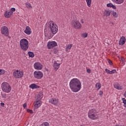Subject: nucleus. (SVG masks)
I'll return each mask as SVG.
<instances>
[{
    "label": "nucleus",
    "instance_id": "nucleus-1",
    "mask_svg": "<svg viewBox=\"0 0 126 126\" xmlns=\"http://www.w3.org/2000/svg\"><path fill=\"white\" fill-rule=\"evenodd\" d=\"M81 82L77 78L72 79L69 82V87L72 92L77 93L81 90Z\"/></svg>",
    "mask_w": 126,
    "mask_h": 126
},
{
    "label": "nucleus",
    "instance_id": "nucleus-2",
    "mask_svg": "<svg viewBox=\"0 0 126 126\" xmlns=\"http://www.w3.org/2000/svg\"><path fill=\"white\" fill-rule=\"evenodd\" d=\"M20 47L23 51H27L29 48V41L26 38H23L20 41Z\"/></svg>",
    "mask_w": 126,
    "mask_h": 126
},
{
    "label": "nucleus",
    "instance_id": "nucleus-3",
    "mask_svg": "<svg viewBox=\"0 0 126 126\" xmlns=\"http://www.w3.org/2000/svg\"><path fill=\"white\" fill-rule=\"evenodd\" d=\"M1 90L4 93H10L11 92V86L9 83L4 82L1 84Z\"/></svg>",
    "mask_w": 126,
    "mask_h": 126
},
{
    "label": "nucleus",
    "instance_id": "nucleus-4",
    "mask_svg": "<svg viewBox=\"0 0 126 126\" xmlns=\"http://www.w3.org/2000/svg\"><path fill=\"white\" fill-rule=\"evenodd\" d=\"M48 25H49L50 31H51L53 34L52 35V36H54V35L58 33V30L59 29V27H58V25H57V24L53 21L49 22L48 23Z\"/></svg>",
    "mask_w": 126,
    "mask_h": 126
},
{
    "label": "nucleus",
    "instance_id": "nucleus-5",
    "mask_svg": "<svg viewBox=\"0 0 126 126\" xmlns=\"http://www.w3.org/2000/svg\"><path fill=\"white\" fill-rule=\"evenodd\" d=\"M96 110L94 109L90 110L88 112V117L89 119L93 120V121L98 120L99 119V115L96 114Z\"/></svg>",
    "mask_w": 126,
    "mask_h": 126
},
{
    "label": "nucleus",
    "instance_id": "nucleus-6",
    "mask_svg": "<svg viewBox=\"0 0 126 126\" xmlns=\"http://www.w3.org/2000/svg\"><path fill=\"white\" fill-rule=\"evenodd\" d=\"M71 24V26L73 27V28H74V29H81L82 27V25H81V24L80 22H79V21L77 20L72 21Z\"/></svg>",
    "mask_w": 126,
    "mask_h": 126
},
{
    "label": "nucleus",
    "instance_id": "nucleus-7",
    "mask_svg": "<svg viewBox=\"0 0 126 126\" xmlns=\"http://www.w3.org/2000/svg\"><path fill=\"white\" fill-rule=\"evenodd\" d=\"M33 76L35 79H42L44 74L41 71L36 70L33 72Z\"/></svg>",
    "mask_w": 126,
    "mask_h": 126
},
{
    "label": "nucleus",
    "instance_id": "nucleus-8",
    "mask_svg": "<svg viewBox=\"0 0 126 126\" xmlns=\"http://www.w3.org/2000/svg\"><path fill=\"white\" fill-rule=\"evenodd\" d=\"M24 74L23 71L20 70H16L13 72V76L15 78H21L23 77Z\"/></svg>",
    "mask_w": 126,
    "mask_h": 126
},
{
    "label": "nucleus",
    "instance_id": "nucleus-9",
    "mask_svg": "<svg viewBox=\"0 0 126 126\" xmlns=\"http://www.w3.org/2000/svg\"><path fill=\"white\" fill-rule=\"evenodd\" d=\"M8 28L6 26H3L1 28V34L7 37L9 35Z\"/></svg>",
    "mask_w": 126,
    "mask_h": 126
},
{
    "label": "nucleus",
    "instance_id": "nucleus-10",
    "mask_svg": "<svg viewBox=\"0 0 126 126\" xmlns=\"http://www.w3.org/2000/svg\"><path fill=\"white\" fill-rule=\"evenodd\" d=\"M49 103L52 104V105H54L55 106H57V105L59 104L60 102V99L58 98L53 97L49 100Z\"/></svg>",
    "mask_w": 126,
    "mask_h": 126
},
{
    "label": "nucleus",
    "instance_id": "nucleus-11",
    "mask_svg": "<svg viewBox=\"0 0 126 126\" xmlns=\"http://www.w3.org/2000/svg\"><path fill=\"white\" fill-rule=\"evenodd\" d=\"M33 67L34 69H36V70H41L43 68V65L39 62H36L34 63Z\"/></svg>",
    "mask_w": 126,
    "mask_h": 126
},
{
    "label": "nucleus",
    "instance_id": "nucleus-12",
    "mask_svg": "<svg viewBox=\"0 0 126 126\" xmlns=\"http://www.w3.org/2000/svg\"><path fill=\"white\" fill-rule=\"evenodd\" d=\"M58 44L56 41H49L47 42V47L48 49H53L54 47H57Z\"/></svg>",
    "mask_w": 126,
    "mask_h": 126
},
{
    "label": "nucleus",
    "instance_id": "nucleus-13",
    "mask_svg": "<svg viewBox=\"0 0 126 126\" xmlns=\"http://www.w3.org/2000/svg\"><path fill=\"white\" fill-rule=\"evenodd\" d=\"M42 105V101L36 100L35 102H34V106L35 109H38L39 107H41Z\"/></svg>",
    "mask_w": 126,
    "mask_h": 126
},
{
    "label": "nucleus",
    "instance_id": "nucleus-14",
    "mask_svg": "<svg viewBox=\"0 0 126 126\" xmlns=\"http://www.w3.org/2000/svg\"><path fill=\"white\" fill-rule=\"evenodd\" d=\"M61 65V63H58V61H55L53 63V66L55 71H57Z\"/></svg>",
    "mask_w": 126,
    "mask_h": 126
},
{
    "label": "nucleus",
    "instance_id": "nucleus-15",
    "mask_svg": "<svg viewBox=\"0 0 126 126\" xmlns=\"http://www.w3.org/2000/svg\"><path fill=\"white\" fill-rule=\"evenodd\" d=\"M24 32L25 34H27V35H30L32 31H31V28H30L29 26H27Z\"/></svg>",
    "mask_w": 126,
    "mask_h": 126
},
{
    "label": "nucleus",
    "instance_id": "nucleus-16",
    "mask_svg": "<svg viewBox=\"0 0 126 126\" xmlns=\"http://www.w3.org/2000/svg\"><path fill=\"white\" fill-rule=\"evenodd\" d=\"M114 88H116V89H117V90H123V86H122L119 83L114 84Z\"/></svg>",
    "mask_w": 126,
    "mask_h": 126
},
{
    "label": "nucleus",
    "instance_id": "nucleus-17",
    "mask_svg": "<svg viewBox=\"0 0 126 126\" xmlns=\"http://www.w3.org/2000/svg\"><path fill=\"white\" fill-rule=\"evenodd\" d=\"M126 37H125V36H122L120 38V39L119 41V45L122 46V45H125V43H126Z\"/></svg>",
    "mask_w": 126,
    "mask_h": 126
},
{
    "label": "nucleus",
    "instance_id": "nucleus-18",
    "mask_svg": "<svg viewBox=\"0 0 126 126\" xmlns=\"http://www.w3.org/2000/svg\"><path fill=\"white\" fill-rule=\"evenodd\" d=\"M12 15V12L11 11H6L4 13V17L6 18H9Z\"/></svg>",
    "mask_w": 126,
    "mask_h": 126
},
{
    "label": "nucleus",
    "instance_id": "nucleus-19",
    "mask_svg": "<svg viewBox=\"0 0 126 126\" xmlns=\"http://www.w3.org/2000/svg\"><path fill=\"white\" fill-rule=\"evenodd\" d=\"M115 4H123L125 2V0H111Z\"/></svg>",
    "mask_w": 126,
    "mask_h": 126
},
{
    "label": "nucleus",
    "instance_id": "nucleus-20",
    "mask_svg": "<svg viewBox=\"0 0 126 126\" xmlns=\"http://www.w3.org/2000/svg\"><path fill=\"white\" fill-rule=\"evenodd\" d=\"M111 10H105L103 12V16H105L106 17H108L111 15Z\"/></svg>",
    "mask_w": 126,
    "mask_h": 126
},
{
    "label": "nucleus",
    "instance_id": "nucleus-21",
    "mask_svg": "<svg viewBox=\"0 0 126 126\" xmlns=\"http://www.w3.org/2000/svg\"><path fill=\"white\" fill-rule=\"evenodd\" d=\"M42 98H43V93H39L36 96V100L41 101V100H42Z\"/></svg>",
    "mask_w": 126,
    "mask_h": 126
},
{
    "label": "nucleus",
    "instance_id": "nucleus-22",
    "mask_svg": "<svg viewBox=\"0 0 126 126\" xmlns=\"http://www.w3.org/2000/svg\"><path fill=\"white\" fill-rule=\"evenodd\" d=\"M30 88H31L32 89H37V88H40V86L35 84H32L30 85Z\"/></svg>",
    "mask_w": 126,
    "mask_h": 126
},
{
    "label": "nucleus",
    "instance_id": "nucleus-23",
    "mask_svg": "<svg viewBox=\"0 0 126 126\" xmlns=\"http://www.w3.org/2000/svg\"><path fill=\"white\" fill-rule=\"evenodd\" d=\"M72 47V44H68L67 47H66L65 51L67 53H69L70 49Z\"/></svg>",
    "mask_w": 126,
    "mask_h": 126
},
{
    "label": "nucleus",
    "instance_id": "nucleus-24",
    "mask_svg": "<svg viewBox=\"0 0 126 126\" xmlns=\"http://www.w3.org/2000/svg\"><path fill=\"white\" fill-rule=\"evenodd\" d=\"M106 5L107 7H112L113 9H117L116 5L113 4L112 3H108Z\"/></svg>",
    "mask_w": 126,
    "mask_h": 126
},
{
    "label": "nucleus",
    "instance_id": "nucleus-25",
    "mask_svg": "<svg viewBox=\"0 0 126 126\" xmlns=\"http://www.w3.org/2000/svg\"><path fill=\"white\" fill-rule=\"evenodd\" d=\"M112 15L115 18H118V17H119V14L115 11H112Z\"/></svg>",
    "mask_w": 126,
    "mask_h": 126
},
{
    "label": "nucleus",
    "instance_id": "nucleus-26",
    "mask_svg": "<svg viewBox=\"0 0 126 126\" xmlns=\"http://www.w3.org/2000/svg\"><path fill=\"white\" fill-rule=\"evenodd\" d=\"M102 87V85L100 83H96L95 84V88L97 90H99Z\"/></svg>",
    "mask_w": 126,
    "mask_h": 126
},
{
    "label": "nucleus",
    "instance_id": "nucleus-27",
    "mask_svg": "<svg viewBox=\"0 0 126 126\" xmlns=\"http://www.w3.org/2000/svg\"><path fill=\"white\" fill-rule=\"evenodd\" d=\"M87 5L89 7H91V4L92 3V0H86Z\"/></svg>",
    "mask_w": 126,
    "mask_h": 126
},
{
    "label": "nucleus",
    "instance_id": "nucleus-28",
    "mask_svg": "<svg viewBox=\"0 0 126 126\" xmlns=\"http://www.w3.org/2000/svg\"><path fill=\"white\" fill-rule=\"evenodd\" d=\"M25 5H26V7L28 9L32 8V5L29 2H26Z\"/></svg>",
    "mask_w": 126,
    "mask_h": 126
},
{
    "label": "nucleus",
    "instance_id": "nucleus-29",
    "mask_svg": "<svg viewBox=\"0 0 126 126\" xmlns=\"http://www.w3.org/2000/svg\"><path fill=\"white\" fill-rule=\"evenodd\" d=\"M28 54L29 56L30 57V58H34V57L35 56L34 55V53L32 52H31V51L29 52Z\"/></svg>",
    "mask_w": 126,
    "mask_h": 126
},
{
    "label": "nucleus",
    "instance_id": "nucleus-30",
    "mask_svg": "<svg viewBox=\"0 0 126 126\" xmlns=\"http://www.w3.org/2000/svg\"><path fill=\"white\" fill-rule=\"evenodd\" d=\"M122 101H123L124 107L126 108V99L125 98H122Z\"/></svg>",
    "mask_w": 126,
    "mask_h": 126
},
{
    "label": "nucleus",
    "instance_id": "nucleus-31",
    "mask_svg": "<svg viewBox=\"0 0 126 126\" xmlns=\"http://www.w3.org/2000/svg\"><path fill=\"white\" fill-rule=\"evenodd\" d=\"M4 73H5V70L0 69V75H2V74H4Z\"/></svg>",
    "mask_w": 126,
    "mask_h": 126
},
{
    "label": "nucleus",
    "instance_id": "nucleus-32",
    "mask_svg": "<svg viewBox=\"0 0 126 126\" xmlns=\"http://www.w3.org/2000/svg\"><path fill=\"white\" fill-rule=\"evenodd\" d=\"M42 126H49V123L44 122L43 123H42Z\"/></svg>",
    "mask_w": 126,
    "mask_h": 126
},
{
    "label": "nucleus",
    "instance_id": "nucleus-33",
    "mask_svg": "<svg viewBox=\"0 0 126 126\" xmlns=\"http://www.w3.org/2000/svg\"><path fill=\"white\" fill-rule=\"evenodd\" d=\"M27 111L28 113H30V114H33V110L31 109H27Z\"/></svg>",
    "mask_w": 126,
    "mask_h": 126
},
{
    "label": "nucleus",
    "instance_id": "nucleus-34",
    "mask_svg": "<svg viewBox=\"0 0 126 126\" xmlns=\"http://www.w3.org/2000/svg\"><path fill=\"white\" fill-rule=\"evenodd\" d=\"M116 69H113L111 71H110V74H113V73H116Z\"/></svg>",
    "mask_w": 126,
    "mask_h": 126
},
{
    "label": "nucleus",
    "instance_id": "nucleus-35",
    "mask_svg": "<svg viewBox=\"0 0 126 126\" xmlns=\"http://www.w3.org/2000/svg\"><path fill=\"white\" fill-rule=\"evenodd\" d=\"M82 36L83 37H84V38H86L88 36V34H87V33H84L82 34Z\"/></svg>",
    "mask_w": 126,
    "mask_h": 126
},
{
    "label": "nucleus",
    "instance_id": "nucleus-36",
    "mask_svg": "<svg viewBox=\"0 0 126 126\" xmlns=\"http://www.w3.org/2000/svg\"><path fill=\"white\" fill-rule=\"evenodd\" d=\"M1 96H2V98H3L4 99L6 98V94H2Z\"/></svg>",
    "mask_w": 126,
    "mask_h": 126
},
{
    "label": "nucleus",
    "instance_id": "nucleus-37",
    "mask_svg": "<svg viewBox=\"0 0 126 126\" xmlns=\"http://www.w3.org/2000/svg\"><path fill=\"white\" fill-rule=\"evenodd\" d=\"M105 71L107 72V73H108L109 74H110L111 73V71L108 69H105Z\"/></svg>",
    "mask_w": 126,
    "mask_h": 126
},
{
    "label": "nucleus",
    "instance_id": "nucleus-38",
    "mask_svg": "<svg viewBox=\"0 0 126 126\" xmlns=\"http://www.w3.org/2000/svg\"><path fill=\"white\" fill-rule=\"evenodd\" d=\"M10 11H11V12L13 13V12L15 11V8H11V10Z\"/></svg>",
    "mask_w": 126,
    "mask_h": 126
},
{
    "label": "nucleus",
    "instance_id": "nucleus-39",
    "mask_svg": "<svg viewBox=\"0 0 126 126\" xmlns=\"http://www.w3.org/2000/svg\"><path fill=\"white\" fill-rule=\"evenodd\" d=\"M26 107H27V103H25L23 104V108H24V109H26Z\"/></svg>",
    "mask_w": 126,
    "mask_h": 126
},
{
    "label": "nucleus",
    "instance_id": "nucleus-40",
    "mask_svg": "<svg viewBox=\"0 0 126 126\" xmlns=\"http://www.w3.org/2000/svg\"><path fill=\"white\" fill-rule=\"evenodd\" d=\"M99 95L100 96H102V95H103V91H99Z\"/></svg>",
    "mask_w": 126,
    "mask_h": 126
},
{
    "label": "nucleus",
    "instance_id": "nucleus-41",
    "mask_svg": "<svg viewBox=\"0 0 126 126\" xmlns=\"http://www.w3.org/2000/svg\"><path fill=\"white\" fill-rule=\"evenodd\" d=\"M108 63H109L110 65H112V64H113V62H112V61H111L110 60H108Z\"/></svg>",
    "mask_w": 126,
    "mask_h": 126
},
{
    "label": "nucleus",
    "instance_id": "nucleus-42",
    "mask_svg": "<svg viewBox=\"0 0 126 126\" xmlns=\"http://www.w3.org/2000/svg\"><path fill=\"white\" fill-rule=\"evenodd\" d=\"M87 71L88 73H90L91 72V70H90V69H88L87 70Z\"/></svg>",
    "mask_w": 126,
    "mask_h": 126
},
{
    "label": "nucleus",
    "instance_id": "nucleus-43",
    "mask_svg": "<svg viewBox=\"0 0 126 126\" xmlns=\"http://www.w3.org/2000/svg\"><path fill=\"white\" fill-rule=\"evenodd\" d=\"M0 106H1V107H4V103H1Z\"/></svg>",
    "mask_w": 126,
    "mask_h": 126
},
{
    "label": "nucleus",
    "instance_id": "nucleus-44",
    "mask_svg": "<svg viewBox=\"0 0 126 126\" xmlns=\"http://www.w3.org/2000/svg\"><path fill=\"white\" fill-rule=\"evenodd\" d=\"M81 23H82V24H83V23H84V20L83 19H81Z\"/></svg>",
    "mask_w": 126,
    "mask_h": 126
},
{
    "label": "nucleus",
    "instance_id": "nucleus-45",
    "mask_svg": "<svg viewBox=\"0 0 126 126\" xmlns=\"http://www.w3.org/2000/svg\"><path fill=\"white\" fill-rule=\"evenodd\" d=\"M114 126H124V125H120L117 124V125H115Z\"/></svg>",
    "mask_w": 126,
    "mask_h": 126
},
{
    "label": "nucleus",
    "instance_id": "nucleus-46",
    "mask_svg": "<svg viewBox=\"0 0 126 126\" xmlns=\"http://www.w3.org/2000/svg\"><path fill=\"white\" fill-rule=\"evenodd\" d=\"M80 126H82V125H81Z\"/></svg>",
    "mask_w": 126,
    "mask_h": 126
}]
</instances>
